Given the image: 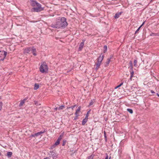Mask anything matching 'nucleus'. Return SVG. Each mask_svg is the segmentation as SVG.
Instances as JSON below:
<instances>
[{
  "label": "nucleus",
  "mask_w": 159,
  "mask_h": 159,
  "mask_svg": "<svg viewBox=\"0 0 159 159\" xmlns=\"http://www.w3.org/2000/svg\"><path fill=\"white\" fill-rule=\"evenodd\" d=\"M60 23V19L59 18V17L55 23H52L51 25V26L53 28L57 29L60 28H61Z\"/></svg>",
  "instance_id": "nucleus-4"
},
{
  "label": "nucleus",
  "mask_w": 159,
  "mask_h": 159,
  "mask_svg": "<svg viewBox=\"0 0 159 159\" xmlns=\"http://www.w3.org/2000/svg\"><path fill=\"white\" fill-rule=\"evenodd\" d=\"M91 110V109H90L87 112V114L86 115V116H85V118H88V116H89V115L90 113V112Z\"/></svg>",
  "instance_id": "nucleus-29"
},
{
  "label": "nucleus",
  "mask_w": 159,
  "mask_h": 159,
  "mask_svg": "<svg viewBox=\"0 0 159 159\" xmlns=\"http://www.w3.org/2000/svg\"><path fill=\"white\" fill-rule=\"evenodd\" d=\"M34 104L36 106L40 105V104H39L38 102L36 101H34Z\"/></svg>",
  "instance_id": "nucleus-39"
},
{
  "label": "nucleus",
  "mask_w": 159,
  "mask_h": 159,
  "mask_svg": "<svg viewBox=\"0 0 159 159\" xmlns=\"http://www.w3.org/2000/svg\"><path fill=\"white\" fill-rule=\"evenodd\" d=\"M84 45V43L83 42H81L78 48V51H81L82 50Z\"/></svg>",
  "instance_id": "nucleus-12"
},
{
  "label": "nucleus",
  "mask_w": 159,
  "mask_h": 159,
  "mask_svg": "<svg viewBox=\"0 0 159 159\" xmlns=\"http://www.w3.org/2000/svg\"><path fill=\"white\" fill-rule=\"evenodd\" d=\"M39 70L42 73H48V68L45 61H43L41 63V65L39 67Z\"/></svg>",
  "instance_id": "nucleus-2"
},
{
  "label": "nucleus",
  "mask_w": 159,
  "mask_h": 159,
  "mask_svg": "<svg viewBox=\"0 0 159 159\" xmlns=\"http://www.w3.org/2000/svg\"><path fill=\"white\" fill-rule=\"evenodd\" d=\"M2 102H0V111H1L2 108Z\"/></svg>",
  "instance_id": "nucleus-38"
},
{
  "label": "nucleus",
  "mask_w": 159,
  "mask_h": 159,
  "mask_svg": "<svg viewBox=\"0 0 159 159\" xmlns=\"http://www.w3.org/2000/svg\"><path fill=\"white\" fill-rule=\"evenodd\" d=\"M67 142V141L65 139H64L63 140V143L62 144V146H64L66 144V143Z\"/></svg>",
  "instance_id": "nucleus-26"
},
{
  "label": "nucleus",
  "mask_w": 159,
  "mask_h": 159,
  "mask_svg": "<svg viewBox=\"0 0 159 159\" xmlns=\"http://www.w3.org/2000/svg\"><path fill=\"white\" fill-rule=\"evenodd\" d=\"M60 22L61 28L64 29L66 28L68 25V23L66 21V19L65 17H59Z\"/></svg>",
  "instance_id": "nucleus-3"
},
{
  "label": "nucleus",
  "mask_w": 159,
  "mask_h": 159,
  "mask_svg": "<svg viewBox=\"0 0 159 159\" xmlns=\"http://www.w3.org/2000/svg\"><path fill=\"white\" fill-rule=\"evenodd\" d=\"M46 131L45 130V129H44L43 131H41L40 132H38L34 134H32L30 136V138H32V137H37L39 135H41L42 134L44 133Z\"/></svg>",
  "instance_id": "nucleus-6"
},
{
  "label": "nucleus",
  "mask_w": 159,
  "mask_h": 159,
  "mask_svg": "<svg viewBox=\"0 0 159 159\" xmlns=\"http://www.w3.org/2000/svg\"><path fill=\"white\" fill-rule=\"evenodd\" d=\"M1 155V152H0V156Z\"/></svg>",
  "instance_id": "nucleus-56"
},
{
  "label": "nucleus",
  "mask_w": 159,
  "mask_h": 159,
  "mask_svg": "<svg viewBox=\"0 0 159 159\" xmlns=\"http://www.w3.org/2000/svg\"><path fill=\"white\" fill-rule=\"evenodd\" d=\"M156 94L158 97H159V94L158 93H157Z\"/></svg>",
  "instance_id": "nucleus-52"
},
{
  "label": "nucleus",
  "mask_w": 159,
  "mask_h": 159,
  "mask_svg": "<svg viewBox=\"0 0 159 159\" xmlns=\"http://www.w3.org/2000/svg\"><path fill=\"white\" fill-rule=\"evenodd\" d=\"M129 66H130V69L129 70H133V63L132 61H130L129 63Z\"/></svg>",
  "instance_id": "nucleus-20"
},
{
  "label": "nucleus",
  "mask_w": 159,
  "mask_h": 159,
  "mask_svg": "<svg viewBox=\"0 0 159 159\" xmlns=\"http://www.w3.org/2000/svg\"><path fill=\"white\" fill-rule=\"evenodd\" d=\"M107 51V46L106 45H105L103 47V52L104 53H106Z\"/></svg>",
  "instance_id": "nucleus-23"
},
{
  "label": "nucleus",
  "mask_w": 159,
  "mask_h": 159,
  "mask_svg": "<svg viewBox=\"0 0 159 159\" xmlns=\"http://www.w3.org/2000/svg\"><path fill=\"white\" fill-rule=\"evenodd\" d=\"M122 153V151L121 150L119 149L118 150V153L120 155Z\"/></svg>",
  "instance_id": "nucleus-43"
},
{
  "label": "nucleus",
  "mask_w": 159,
  "mask_h": 159,
  "mask_svg": "<svg viewBox=\"0 0 159 159\" xmlns=\"http://www.w3.org/2000/svg\"><path fill=\"white\" fill-rule=\"evenodd\" d=\"M129 72H130V76L129 78V80L130 81H131L132 80V77H134V72L133 70H129Z\"/></svg>",
  "instance_id": "nucleus-14"
},
{
  "label": "nucleus",
  "mask_w": 159,
  "mask_h": 159,
  "mask_svg": "<svg viewBox=\"0 0 159 159\" xmlns=\"http://www.w3.org/2000/svg\"><path fill=\"white\" fill-rule=\"evenodd\" d=\"M104 57V55H102V53H101L100 55L97 58V60L99 61L100 62H102Z\"/></svg>",
  "instance_id": "nucleus-9"
},
{
  "label": "nucleus",
  "mask_w": 159,
  "mask_h": 159,
  "mask_svg": "<svg viewBox=\"0 0 159 159\" xmlns=\"http://www.w3.org/2000/svg\"><path fill=\"white\" fill-rule=\"evenodd\" d=\"M60 140H59V139H57V141L55 143H54L55 145H56L57 146L60 143Z\"/></svg>",
  "instance_id": "nucleus-30"
},
{
  "label": "nucleus",
  "mask_w": 159,
  "mask_h": 159,
  "mask_svg": "<svg viewBox=\"0 0 159 159\" xmlns=\"http://www.w3.org/2000/svg\"><path fill=\"white\" fill-rule=\"evenodd\" d=\"M64 134V132H63L62 133L61 135L59 136L57 139H59V140L61 141L63 137Z\"/></svg>",
  "instance_id": "nucleus-15"
},
{
  "label": "nucleus",
  "mask_w": 159,
  "mask_h": 159,
  "mask_svg": "<svg viewBox=\"0 0 159 159\" xmlns=\"http://www.w3.org/2000/svg\"><path fill=\"white\" fill-rule=\"evenodd\" d=\"M153 77L154 78H155V79H156L157 81H158V80H157V79L156 78L155 76H153Z\"/></svg>",
  "instance_id": "nucleus-53"
},
{
  "label": "nucleus",
  "mask_w": 159,
  "mask_h": 159,
  "mask_svg": "<svg viewBox=\"0 0 159 159\" xmlns=\"http://www.w3.org/2000/svg\"><path fill=\"white\" fill-rule=\"evenodd\" d=\"M30 4L31 6L34 7L31 9L32 12H38L44 10V7H42L41 5L36 0H30Z\"/></svg>",
  "instance_id": "nucleus-1"
},
{
  "label": "nucleus",
  "mask_w": 159,
  "mask_h": 159,
  "mask_svg": "<svg viewBox=\"0 0 159 159\" xmlns=\"http://www.w3.org/2000/svg\"><path fill=\"white\" fill-rule=\"evenodd\" d=\"M0 99H1V97H0Z\"/></svg>",
  "instance_id": "nucleus-58"
},
{
  "label": "nucleus",
  "mask_w": 159,
  "mask_h": 159,
  "mask_svg": "<svg viewBox=\"0 0 159 159\" xmlns=\"http://www.w3.org/2000/svg\"><path fill=\"white\" fill-rule=\"evenodd\" d=\"M7 55V52L3 51H0V61H3Z\"/></svg>",
  "instance_id": "nucleus-5"
},
{
  "label": "nucleus",
  "mask_w": 159,
  "mask_h": 159,
  "mask_svg": "<svg viewBox=\"0 0 159 159\" xmlns=\"http://www.w3.org/2000/svg\"><path fill=\"white\" fill-rule=\"evenodd\" d=\"M75 116L74 117V120H76L78 119V117L79 116V114H76V115H75Z\"/></svg>",
  "instance_id": "nucleus-35"
},
{
  "label": "nucleus",
  "mask_w": 159,
  "mask_h": 159,
  "mask_svg": "<svg viewBox=\"0 0 159 159\" xmlns=\"http://www.w3.org/2000/svg\"><path fill=\"white\" fill-rule=\"evenodd\" d=\"M24 103V102L23 101L21 100L19 104V106L20 107L22 106Z\"/></svg>",
  "instance_id": "nucleus-33"
},
{
  "label": "nucleus",
  "mask_w": 159,
  "mask_h": 159,
  "mask_svg": "<svg viewBox=\"0 0 159 159\" xmlns=\"http://www.w3.org/2000/svg\"><path fill=\"white\" fill-rule=\"evenodd\" d=\"M113 57V55L112 54H111L110 55V57L109 58H108V59H110V60H111V59H112Z\"/></svg>",
  "instance_id": "nucleus-40"
},
{
  "label": "nucleus",
  "mask_w": 159,
  "mask_h": 159,
  "mask_svg": "<svg viewBox=\"0 0 159 159\" xmlns=\"http://www.w3.org/2000/svg\"><path fill=\"white\" fill-rule=\"evenodd\" d=\"M76 107H77V106L76 104H75L74 105L70 107H67V109L71 108L72 110H73V108Z\"/></svg>",
  "instance_id": "nucleus-27"
},
{
  "label": "nucleus",
  "mask_w": 159,
  "mask_h": 159,
  "mask_svg": "<svg viewBox=\"0 0 159 159\" xmlns=\"http://www.w3.org/2000/svg\"><path fill=\"white\" fill-rule=\"evenodd\" d=\"M111 157H109V159H111Z\"/></svg>",
  "instance_id": "nucleus-57"
},
{
  "label": "nucleus",
  "mask_w": 159,
  "mask_h": 159,
  "mask_svg": "<svg viewBox=\"0 0 159 159\" xmlns=\"http://www.w3.org/2000/svg\"><path fill=\"white\" fill-rule=\"evenodd\" d=\"M106 136V133L105 131L104 132V136Z\"/></svg>",
  "instance_id": "nucleus-50"
},
{
  "label": "nucleus",
  "mask_w": 159,
  "mask_h": 159,
  "mask_svg": "<svg viewBox=\"0 0 159 159\" xmlns=\"http://www.w3.org/2000/svg\"><path fill=\"white\" fill-rule=\"evenodd\" d=\"M137 58L135 59L134 61V66L136 67L137 66Z\"/></svg>",
  "instance_id": "nucleus-25"
},
{
  "label": "nucleus",
  "mask_w": 159,
  "mask_h": 159,
  "mask_svg": "<svg viewBox=\"0 0 159 159\" xmlns=\"http://www.w3.org/2000/svg\"><path fill=\"white\" fill-rule=\"evenodd\" d=\"M145 21H144L143 23L140 26H141V27H142L144 24L145 22Z\"/></svg>",
  "instance_id": "nucleus-45"
},
{
  "label": "nucleus",
  "mask_w": 159,
  "mask_h": 159,
  "mask_svg": "<svg viewBox=\"0 0 159 159\" xmlns=\"http://www.w3.org/2000/svg\"><path fill=\"white\" fill-rule=\"evenodd\" d=\"M12 154V153L11 152H7L6 156L8 158H10L11 157Z\"/></svg>",
  "instance_id": "nucleus-19"
},
{
  "label": "nucleus",
  "mask_w": 159,
  "mask_h": 159,
  "mask_svg": "<svg viewBox=\"0 0 159 159\" xmlns=\"http://www.w3.org/2000/svg\"><path fill=\"white\" fill-rule=\"evenodd\" d=\"M141 26H139L138 28V29H137V30L135 31V33L134 34H136L137 33H138V31H139V30H140V29L141 28Z\"/></svg>",
  "instance_id": "nucleus-36"
},
{
  "label": "nucleus",
  "mask_w": 159,
  "mask_h": 159,
  "mask_svg": "<svg viewBox=\"0 0 159 159\" xmlns=\"http://www.w3.org/2000/svg\"><path fill=\"white\" fill-rule=\"evenodd\" d=\"M151 93H155V92L152 90H151L150 91Z\"/></svg>",
  "instance_id": "nucleus-46"
},
{
  "label": "nucleus",
  "mask_w": 159,
  "mask_h": 159,
  "mask_svg": "<svg viewBox=\"0 0 159 159\" xmlns=\"http://www.w3.org/2000/svg\"><path fill=\"white\" fill-rule=\"evenodd\" d=\"M85 41V39H83L82 40V42H83L84 43V42Z\"/></svg>",
  "instance_id": "nucleus-48"
},
{
  "label": "nucleus",
  "mask_w": 159,
  "mask_h": 159,
  "mask_svg": "<svg viewBox=\"0 0 159 159\" xmlns=\"http://www.w3.org/2000/svg\"><path fill=\"white\" fill-rule=\"evenodd\" d=\"M157 34H156V33H151V34H150V35L151 36H152V35L156 36Z\"/></svg>",
  "instance_id": "nucleus-41"
},
{
  "label": "nucleus",
  "mask_w": 159,
  "mask_h": 159,
  "mask_svg": "<svg viewBox=\"0 0 159 159\" xmlns=\"http://www.w3.org/2000/svg\"><path fill=\"white\" fill-rule=\"evenodd\" d=\"M51 155L53 159H56L58 158V154H57V153H54L53 154H51Z\"/></svg>",
  "instance_id": "nucleus-13"
},
{
  "label": "nucleus",
  "mask_w": 159,
  "mask_h": 159,
  "mask_svg": "<svg viewBox=\"0 0 159 159\" xmlns=\"http://www.w3.org/2000/svg\"><path fill=\"white\" fill-rule=\"evenodd\" d=\"M123 13L122 11H120V12H117L116 13L115 16H114V17L115 19L118 18Z\"/></svg>",
  "instance_id": "nucleus-11"
},
{
  "label": "nucleus",
  "mask_w": 159,
  "mask_h": 159,
  "mask_svg": "<svg viewBox=\"0 0 159 159\" xmlns=\"http://www.w3.org/2000/svg\"><path fill=\"white\" fill-rule=\"evenodd\" d=\"M127 111L129 112L130 114H132L133 113V111L132 109L129 108H128L127 109Z\"/></svg>",
  "instance_id": "nucleus-28"
},
{
  "label": "nucleus",
  "mask_w": 159,
  "mask_h": 159,
  "mask_svg": "<svg viewBox=\"0 0 159 159\" xmlns=\"http://www.w3.org/2000/svg\"><path fill=\"white\" fill-rule=\"evenodd\" d=\"M43 159H49L48 157H47Z\"/></svg>",
  "instance_id": "nucleus-54"
},
{
  "label": "nucleus",
  "mask_w": 159,
  "mask_h": 159,
  "mask_svg": "<svg viewBox=\"0 0 159 159\" xmlns=\"http://www.w3.org/2000/svg\"><path fill=\"white\" fill-rule=\"evenodd\" d=\"M65 108L64 106L61 105V106L58 108L59 110H61Z\"/></svg>",
  "instance_id": "nucleus-31"
},
{
  "label": "nucleus",
  "mask_w": 159,
  "mask_h": 159,
  "mask_svg": "<svg viewBox=\"0 0 159 159\" xmlns=\"http://www.w3.org/2000/svg\"><path fill=\"white\" fill-rule=\"evenodd\" d=\"M123 82L121 83L120 84L118 85L117 86H116L115 87V89H117V88H119V87H120L121 85H123Z\"/></svg>",
  "instance_id": "nucleus-34"
},
{
  "label": "nucleus",
  "mask_w": 159,
  "mask_h": 159,
  "mask_svg": "<svg viewBox=\"0 0 159 159\" xmlns=\"http://www.w3.org/2000/svg\"><path fill=\"white\" fill-rule=\"evenodd\" d=\"M104 136V139L105 141L106 142H107V136Z\"/></svg>",
  "instance_id": "nucleus-42"
},
{
  "label": "nucleus",
  "mask_w": 159,
  "mask_h": 159,
  "mask_svg": "<svg viewBox=\"0 0 159 159\" xmlns=\"http://www.w3.org/2000/svg\"><path fill=\"white\" fill-rule=\"evenodd\" d=\"M28 98V97H26V98H25V99H26V100Z\"/></svg>",
  "instance_id": "nucleus-55"
},
{
  "label": "nucleus",
  "mask_w": 159,
  "mask_h": 159,
  "mask_svg": "<svg viewBox=\"0 0 159 159\" xmlns=\"http://www.w3.org/2000/svg\"><path fill=\"white\" fill-rule=\"evenodd\" d=\"M101 63L102 62H100L99 61L97 60V62L96 64V67L95 68L96 70L97 71L99 68Z\"/></svg>",
  "instance_id": "nucleus-8"
},
{
  "label": "nucleus",
  "mask_w": 159,
  "mask_h": 159,
  "mask_svg": "<svg viewBox=\"0 0 159 159\" xmlns=\"http://www.w3.org/2000/svg\"><path fill=\"white\" fill-rule=\"evenodd\" d=\"M111 61V60H110V59H107V61L106 62V64L105 65V67H107V66H108L110 62Z\"/></svg>",
  "instance_id": "nucleus-22"
},
{
  "label": "nucleus",
  "mask_w": 159,
  "mask_h": 159,
  "mask_svg": "<svg viewBox=\"0 0 159 159\" xmlns=\"http://www.w3.org/2000/svg\"><path fill=\"white\" fill-rule=\"evenodd\" d=\"M81 108V106H80L78 107V109L76 110V112L75 113V115L78 114L79 112L80 111Z\"/></svg>",
  "instance_id": "nucleus-16"
},
{
  "label": "nucleus",
  "mask_w": 159,
  "mask_h": 159,
  "mask_svg": "<svg viewBox=\"0 0 159 159\" xmlns=\"http://www.w3.org/2000/svg\"><path fill=\"white\" fill-rule=\"evenodd\" d=\"M31 50V47H28L24 49L23 53L24 54H26L29 53Z\"/></svg>",
  "instance_id": "nucleus-7"
},
{
  "label": "nucleus",
  "mask_w": 159,
  "mask_h": 159,
  "mask_svg": "<svg viewBox=\"0 0 159 159\" xmlns=\"http://www.w3.org/2000/svg\"><path fill=\"white\" fill-rule=\"evenodd\" d=\"M88 120V118L85 117V118L82 121V125H84L87 122Z\"/></svg>",
  "instance_id": "nucleus-17"
},
{
  "label": "nucleus",
  "mask_w": 159,
  "mask_h": 159,
  "mask_svg": "<svg viewBox=\"0 0 159 159\" xmlns=\"http://www.w3.org/2000/svg\"><path fill=\"white\" fill-rule=\"evenodd\" d=\"M31 51L32 53L34 56H36L37 55V53H36V49L34 46L31 47Z\"/></svg>",
  "instance_id": "nucleus-10"
},
{
  "label": "nucleus",
  "mask_w": 159,
  "mask_h": 159,
  "mask_svg": "<svg viewBox=\"0 0 159 159\" xmlns=\"http://www.w3.org/2000/svg\"><path fill=\"white\" fill-rule=\"evenodd\" d=\"M95 102V99L91 100L89 102V105L88 106V107H89L93 105V104Z\"/></svg>",
  "instance_id": "nucleus-18"
},
{
  "label": "nucleus",
  "mask_w": 159,
  "mask_h": 159,
  "mask_svg": "<svg viewBox=\"0 0 159 159\" xmlns=\"http://www.w3.org/2000/svg\"><path fill=\"white\" fill-rule=\"evenodd\" d=\"M50 152L51 153V154H53L54 153H55L54 152V151H50Z\"/></svg>",
  "instance_id": "nucleus-47"
},
{
  "label": "nucleus",
  "mask_w": 159,
  "mask_h": 159,
  "mask_svg": "<svg viewBox=\"0 0 159 159\" xmlns=\"http://www.w3.org/2000/svg\"><path fill=\"white\" fill-rule=\"evenodd\" d=\"M70 151L72 152V153L71 154V155H73L76 152H77V150H70Z\"/></svg>",
  "instance_id": "nucleus-37"
},
{
  "label": "nucleus",
  "mask_w": 159,
  "mask_h": 159,
  "mask_svg": "<svg viewBox=\"0 0 159 159\" xmlns=\"http://www.w3.org/2000/svg\"><path fill=\"white\" fill-rule=\"evenodd\" d=\"M106 157L105 159H108V156L107 154V153H106Z\"/></svg>",
  "instance_id": "nucleus-44"
},
{
  "label": "nucleus",
  "mask_w": 159,
  "mask_h": 159,
  "mask_svg": "<svg viewBox=\"0 0 159 159\" xmlns=\"http://www.w3.org/2000/svg\"><path fill=\"white\" fill-rule=\"evenodd\" d=\"M58 107H56V108H54V110H55V111H57V109H58Z\"/></svg>",
  "instance_id": "nucleus-49"
},
{
  "label": "nucleus",
  "mask_w": 159,
  "mask_h": 159,
  "mask_svg": "<svg viewBox=\"0 0 159 159\" xmlns=\"http://www.w3.org/2000/svg\"><path fill=\"white\" fill-rule=\"evenodd\" d=\"M22 101H23L24 102H25V101H26V99H25V98L23 99Z\"/></svg>",
  "instance_id": "nucleus-51"
},
{
  "label": "nucleus",
  "mask_w": 159,
  "mask_h": 159,
  "mask_svg": "<svg viewBox=\"0 0 159 159\" xmlns=\"http://www.w3.org/2000/svg\"><path fill=\"white\" fill-rule=\"evenodd\" d=\"M94 157V155L92 154L90 156H89L87 157V159H93Z\"/></svg>",
  "instance_id": "nucleus-24"
},
{
  "label": "nucleus",
  "mask_w": 159,
  "mask_h": 159,
  "mask_svg": "<svg viewBox=\"0 0 159 159\" xmlns=\"http://www.w3.org/2000/svg\"><path fill=\"white\" fill-rule=\"evenodd\" d=\"M39 84H38L35 83L34 85V90H36L39 88Z\"/></svg>",
  "instance_id": "nucleus-21"
},
{
  "label": "nucleus",
  "mask_w": 159,
  "mask_h": 159,
  "mask_svg": "<svg viewBox=\"0 0 159 159\" xmlns=\"http://www.w3.org/2000/svg\"><path fill=\"white\" fill-rule=\"evenodd\" d=\"M56 146L57 145H55V144H54L50 148V149H53L55 148Z\"/></svg>",
  "instance_id": "nucleus-32"
}]
</instances>
